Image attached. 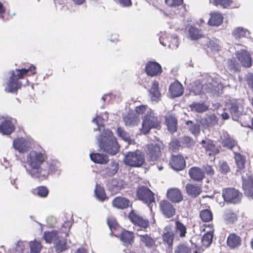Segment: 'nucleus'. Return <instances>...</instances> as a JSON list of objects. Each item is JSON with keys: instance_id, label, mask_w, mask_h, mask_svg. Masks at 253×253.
I'll return each mask as SVG.
<instances>
[{"instance_id": "nucleus-1", "label": "nucleus", "mask_w": 253, "mask_h": 253, "mask_svg": "<svg viewBox=\"0 0 253 253\" xmlns=\"http://www.w3.org/2000/svg\"><path fill=\"white\" fill-rule=\"evenodd\" d=\"M105 117L97 116L92 120V122L98 126L94 130H99L101 133L97 137L98 144L101 150L112 156L116 155L120 150V146L113 132L109 129H105L104 123L108 119V115Z\"/></svg>"}, {"instance_id": "nucleus-2", "label": "nucleus", "mask_w": 253, "mask_h": 253, "mask_svg": "<svg viewBox=\"0 0 253 253\" xmlns=\"http://www.w3.org/2000/svg\"><path fill=\"white\" fill-rule=\"evenodd\" d=\"M45 158L46 156L44 153L36 151L33 150L27 154L26 162L31 169H28L26 165L24 167L32 178L38 179L46 176L47 172L43 169Z\"/></svg>"}, {"instance_id": "nucleus-3", "label": "nucleus", "mask_w": 253, "mask_h": 253, "mask_svg": "<svg viewBox=\"0 0 253 253\" xmlns=\"http://www.w3.org/2000/svg\"><path fill=\"white\" fill-rule=\"evenodd\" d=\"M35 69V66L31 65L28 68H22L21 69H16L15 71H11V75L9 80L7 83V87L5 88V90L10 93L16 92L22 86V83L18 80L23 78L24 76L30 71L32 72L33 75L36 74Z\"/></svg>"}, {"instance_id": "nucleus-4", "label": "nucleus", "mask_w": 253, "mask_h": 253, "mask_svg": "<svg viewBox=\"0 0 253 253\" xmlns=\"http://www.w3.org/2000/svg\"><path fill=\"white\" fill-rule=\"evenodd\" d=\"M160 127V121L158 120V117L152 109L149 108L143 118L141 129L142 133L146 134L149 132L151 129H159Z\"/></svg>"}, {"instance_id": "nucleus-5", "label": "nucleus", "mask_w": 253, "mask_h": 253, "mask_svg": "<svg viewBox=\"0 0 253 253\" xmlns=\"http://www.w3.org/2000/svg\"><path fill=\"white\" fill-rule=\"evenodd\" d=\"M124 161L125 164L131 167H140L145 163L143 156L139 150L128 152Z\"/></svg>"}, {"instance_id": "nucleus-6", "label": "nucleus", "mask_w": 253, "mask_h": 253, "mask_svg": "<svg viewBox=\"0 0 253 253\" xmlns=\"http://www.w3.org/2000/svg\"><path fill=\"white\" fill-rule=\"evenodd\" d=\"M136 195L139 200L146 203L152 210L153 204H155L154 193L148 187L140 186L137 189Z\"/></svg>"}, {"instance_id": "nucleus-7", "label": "nucleus", "mask_w": 253, "mask_h": 253, "mask_svg": "<svg viewBox=\"0 0 253 253\" xmlns=\"http://www.w3.org/2000/svg\"><path fill=\"white\" fill-rule=\"evenodd\" d=\"M146 148L147 158L149 161L155 162L161 156L164 146L162 142L157 141L148 144Z\"/></svg>"}, {"instance_id": "nucleus-8", "label": "nucleus", "mask_w": 253, "mask_h": 253, "mask_svg": "<svg viewBox=\"0 0 253 253\" xmlns=\"http://www.w3.org/2000/svg\"><path fill=\"white\" fill-rule=\"evenodd\" d=\"M242 187L245 195L253 199V174L249 170L244 171L242 175Z\"/></svg>"}, {"instance_id": "nucleus-9", "label": "nucleus", "mask_w": 253, "mask_h": 253, "mask_svg": "<svg viewBox=\"0 0 253 253\" xmlns=\"http://www.w3.org/2000/svg\"><path fill=\"white\" fill-rule=\"evenodd\" d=\"M222 197L226 202L237 204L241 202L242 194L235 188H227L223 190Z\"/></svg>"}, {"instance_id": "nucleus-10", "label": "nucleus", "mask_w": 253, "mask_h": 253, "mask_svg": "<svg viewBox=\"0 0 253 253\" xmlns=\"http://www.w3.org/2000/svg\"><path fill=\"white\" fill-rule=\"evenodd\" d=\"M160 43L164 46H168L171 49H175L178 46V41L176 35L164 34L159 38Z\"/></svg>"}, {"instance_id": "nucleus-11", "label": "nucleus", "mask_w": 253, "mask_h": 253, "mask_svg": "<svg viewBox=\"0 0 253 253\" xmlns=\"http://www.w3.org/2000/svg\"><path fill=\"white\" fill-rule=\"evenodd\" d=\"M128 218L134 225H137L140 230L145 229L149 226V220L139 216L133 210L129 213Z\"/></svg>"}, {"instance_id": "nucleus-12", "label": "nucleus", "mask_w": 253, "mask_h": 253, "mask_svg": "<svg viewBox=\"0 0 253 253\" xmlns=\"http://www.w3.org/2000/svg\"><path fill=\"white\" fill-rule=\"evenodd\" d=\"M32 145L30 141L22 137L15 139L13 141V147L21 153L29 151L31 148Z\"/></svg>"}, {"instance_id": "nucleus-13", "label": "nucleus", "mask_w": 253, "mask_h": 253, "mask_svg": "<svg viewBox=\"0 0 253 253\" xmlns=\"http://www.w3.org/2000/svg\"><path fill=\"white\" fill-rule=\"evenodd\" d=\"M227 107L229 111L233 120H236L241 114V104L239 101L235 99L229 100L227 103Z\"/></svg>"}, {"instance_id": "nucleus-14", "label": "nucleus", "mask_w": 253, "mask_h": 253, "mask_svg": "<svg viewBox=\"0 0 253 253\" xmlns=\"http://www.w3.org/2000/svg\"><path fill=\"white\" fill-rule=\"evenodd\" d=\"M147 74L151 77L160 75L162 72L161 66L156 62L149 61L145 66Z\"/></svg>"}, {"instance_id": "nucleus-15", "label": "nucleus", "mask_w": 253, "mask_h": 253, "mask_svg": "<svg viewBox=\"0 0 253 253\" xmlns=\"http://www.w3.org/2000/svg\"><path fill=\"white\" fill-rule=\"evenodd\" d=\"M188 174L193 181L201 182L205 178V172L198 167H192L189 169Z\"/></svg>"}, {"instance_id": "nucleus-16", "label": "nucleus", "mask_w": 253, "mask_h": 253, "mask_svg": "<svg viewBox=\"0 0 253 253\" xmlns=\"http://www.w3.org/2000/svg\"><path fill=\"white\" fill-rule=\"evenodd\" d=\"M160 210L167 218H170L175 214L173 206L167 200H163L160 203Z\"/></svg>"}, {"instance_id": "nucleus-17", "label": "nucleus", "mask_w": 253, "mask_h": 253, "mask_svg": "<svg viewBox=\"0 0 253 253\" xmlns=\"http://www.w3.org/2000/svg\"><path fill=\"white\" fill-rule=\"evenodd\" d=\"M169 91L171 97L174 98L179 97L183 94L184 88L180 82L176 81L170 84Z\"/></svg>"}, {"instance_id": "nucleus-18", "label": "nucleus", "mask_w": 253, "mask_h": 253, "mask_svg": "<svg viewBox=\"0 0 253 253\" xmlns=\"http://www.w3.org/2000/svg\"><path fill=\"white\" fill-rule=\"evenodd\" d=\"M174 231L171 226L168 225L164 229L162 238L165 244H167L169 247L172 248L174 240Z\"/></svg>"}, {"instance_id": "nucleus-19", "label": "nucleus", "mask_w": 253, "mask_h": 253, "mask_svg": "<svg viewBox=\"0 0 253 253\" xmlns=\"http://www.w3.org/2000/svg\"><path fill=\"white\" fill-rule=\"evenodd\" d=\"M171 168L177 171L183 169L185 167V161L181 155H172L169 162Z\"/></svg>"}, {"instance_id": "nucleus-20", "label": "nucleus", "mask_w": 253, "mask_h": 253, "mask_svg": "<svg viewBox=\"0 0 253 253\" xmlns=\"http://www.w3.org/2000/svg\"><path fill=\"white\" fill-rule=\"evenodd\" d=\"M236 56L243 66L250 67L252 66L251 57L247 50L237 51L236 52Z\"/></svg>"}, {"instance_id": "nucleus-21", "label": "nucleus", "mask_w": 253, "mask_h": 253, "mask_svg": "<svg viewBox=\"0 0 253 253\" xmlns=\"http://www.w3.org/2000/svg\"><path fill=\"white\" fill-rule=\"evenodd\" d=\"M65 237L64 234L61 233V234L55 240L53 244L57 253H61L68 249V246L67 244Z\"/></svg>"}, {"instance_id": "nucleus-22", "label": "nucleus", "mask_w": 253, "mask_h": 253, "mask_svg": "<svg viewBox=\"0 0 253 253\" xmlns=\"http://www.w3.org/2000/svg\"><path fill=\"white\" fill-rule=\"evenodd\" d=\"M15 129L12 119H6L0 124V132L3 135H9Z\"/></svg>"}, {"instance_id": "nucleus-23", "label": "nucleus", "mask_w": 253, "mask_h": 253, "mask_svg": "<svg viewBox=\"0 0 253 253\" xmlns=\"http://www.w3.org/2000/svg\"><path fill=\"white\" fill-rule=\"evenodd\" d=\"M185 189L187 194L192 198L197 197L202 192L201 186L197 184L188 183L185 185Z\"/></svg>"}, {"instance_id": "nucleus-24", "label": "nucleus", "mask_w": 253, "mask_h": 253, "mask_svg": "<svg viewBox=\"0 0 253 253\" xmlns=\"http://www.w3.org/2000/svg\"><path fill=\"white\" fill-rule=\"evenodd\" d=\"M168 198L172 203H179L182 200L181 191L177 188L171 189L167 192Z\"/></svg>"}, {"instance_id": "nucleus-25", "label": "nucleus", "mask_w": 253, "mask_h": 253, "mask_svg": "<svg viewBox=\"0 0 253 253\" xmlns=\"http://www.w3.org/2000/svg\"><path fill=\"white\" fill-rule=\"evenodd\" d=\"M204 42L202 44L204 46H207L212 51H217L220 48L219 41L216 39H210L204 38L203 39Z\"/></svg>"}, {"instance_id": "nucleus-26", "label": "nucleus", "mask_w": 253, "mask_h": 253, "mask_svg": "<svg viewBox=\"0 0 253 253\" xmlns=\"http://www.w3.org/2000/svg\"><path fill=\"white\" fill-rule=\"evenodd\" d=\"M113 206L119 209H124L128 207L131 203L129 200L123 197H116L112 201Z\"/></svg>"}, {"instance_id": "nucleus-27", "label": "nucleus", "mask_w": 253, "mask_h": 253, "mask_svg": "<svg viewBox=\"0 0 253 253\" xmlns=\"http://www.w3.org/2000/svg\"><path fill=\"white\" fill-rule=\"evenodd\" d=\"M187 128L195 137H197L200 134L201 125L197 121H187L185 122Z\"/></svg>"}, {"instance_id": "nucleus-28", "label": "nucleus", "mask_w": 253, "mask_h": 253, "mask_svg": "<svg viewBox=\"0 0 253 253\" xmlns=\"http://www.w3.org/2000/svg\"><path fill=\"white\" fill-rule=\"evenodd\" d=\"M221 143L223 147L232 149L237 145V141L231 137L227 132L224 133L221 136Z\"/></svg>"}, {"instance_id": "nucleus-29", "label": "nucleus", "mask_w": 253, "mask_h": 253, "mask_svg": "<svg viewBox=\"0 0 253 253\" xmlns=\"http://www.w3.org/2000/svg\"><path fill=\"white\" fill-rule=\"evenodd\" d=\"M89 156L91 160L96 164H106L109 161L108 156L104 154L93 153H90Z\"/></svg>"}, {"instance_id": "nucleus-30", "label": "nucleus", "mask_w": 253, "mask_h": 253, "mask_svg": "<svg viewBox=\"0 0 253 253\" xmlns=\"http://www.w3.org/2000/svg\"><path fill=\"white\" fill-rule=\"evenodd\" d=\"M241 244V237L235 233L230 234L227 239V245L231 249L238 248Z\"/></svg>"}, {"instance_id": "nucleus-31", "label": "nucleus", "mask_w": 253, "mask_h": 253, "mask_svg": "<svg viewBox=\"0 0 253 253\" xmlns=\"http://www.w3.org/2000/svg\"><path fill=\"white\" fill-rule=\"evenodd\" d=\"M123 120L126 126H136L139 122V117L133 113H128L123 117Z\"/></svg>"}, {"instance_id": "nucleus-32", "label": "nucleus", "mask_w": 253, "mask_h": 253, "mask_svg": "<svg viewBox=\"0 0 253 253\" xmlns=\"http://www.w3.org/2000/svg\"><path fill=\"white\" fill-rule=\"evenodd\" d=\"M118 169V163L115 161H112L102 170V172L105 176H112L117 173Z\"/></svg>"}, {"instance_id": "nucleus-33", "label": "nucleus", "mask_w": 253, "mask_h": 253, "mask_svg": "<svg viewBox=\"0 0 253 253\" xmlns=\"http://www.w3.org/2000/svg\"><path fill=\"white\" fill-rule=\"evenodd\" d=\"M168 130L171 133L176 131L177 120L174 115H170L166 118Z\"/></svg>"}, {"instance_id": "nucleus-34", "label": "nucleus", "mask_w": 253, "mask_h": 253, "mask_svg": "<svg viewBox=\"0 0 253 253\" xmlns=\"http://www.w3.org/2000/svg\"><path fill=\"white\" fill-rule=\"evenodd\" d=\"M150 95L152 101L158 102L160 99L161 93L159 91V84L154 82L150 89Z\"/></svg>"}, {"instance_id": "nucleus-35", "label": "nucleus", "mask_w": 253, "mask_h": 253, "mask_svg": "<svg viewBox=\"0 0 253 253\" xmlns=\"http://www.w3.org/2000/svg\"><path fill=\"white\" fill-rule=\"evenodd\" d=\"M234 159L237 165L236 174H242L241 170L244 168L245 159L240 153L234 152Z\"/></svg>"}, {"instance_id": "nucleus-36", "label": "nucleus", "mask_w": 253, "mask_h": 253, "mask_svg": "<svg viewBox=\"0 0 253 253\" xmlns=\"http://www.w3.org/2000/svg\"><path fill=\"white\" fill-rule=\"evenodd\" d=\"M61 234V232L59 230H53L50 232H45L43 237L46 243H50L55 242V239Z\"/></svg>"}, {"instance_id": "nucleus-37", "label": "nucleus", "mask_w": 253, "mask_h": 253, "mask_svg": "<svg viewBox=\"0 0 253 253\" xmlns=\"http://www.w3.org/2000/svg\"><path fill=\"white\" fill-rule=\"evenodd\" d=\"M201 144L207 151H209L214 153H218L219 152L218 149L216 148L213 141L210 139L203 140Z\"/></svg>"}, {"instance_id": "nucleus-38", "label": "nucleus", "mask_w": 253, "mask_h": 253, "mask_svg": "<svg viewBox=\"0 0 253 253\" xmlns=\"http://www.w3.org/2000/svg\"><path fill=\"white\" fill-rule=\"evenodd\" d=\"M189 107L193 112L203 113L208 109V107L204 102H193L189 105Z\"/></svg>"}, {"instance_id": "nucleus-39", "label": "nucleus", "mask_w": 253, "mask_h": 253, "mask_svg": "<svg viewBox=\"0 0 253 253\" xmlns=\"http://www.w3.org/2000/svg\"><path fill=\"white\" fill-rule=\"evenodd\" d=\"M222 15L218 12H215L211 14V18L209 19L208 23L211 26H218L222 23Z\"/></svg>"}, {"instance_id": "nucleus-40", "label": "nucleus", "mask_w": 253, "mask_h": 253, "mask_svg": "<svg viewBox=\"0 0 253 253\" xmlns=\"http://www.w3.org/2000/svg\"><path fill=\"white\" fill-rule=\"evenodd\" d=\"M117 134L118 137L121 138L129 144H132L134 140L130 138L129 133L125 131L122 127H118L117 129Z\"/></svg>"}, {"instance_id": "nucleus-41", "label": "nucleus", "mask_w": 253, "mask_h": 253, "mask_svg": "<svg viewBox=\"0 0 253 253\" xmlns=\"http://www.w3.org/2000/svg\"><path fill=\"white\" fill-rule=\"evenodd\" d=\"M133 237L132 232L124 231L121 235V240L125 245H131L133 242Z\"/></svg>"}, {"instance_id": "nucleus-42", "label": "nucleus", "mask_w": 253, "mask_h": 253, "mask_svg": "<svg viewBox=\"0 0 253 253\" xmlns=\"http://www.w3.org/2000/svg\"><path fill=\"white\" fill-rule=\"evenodd\" d=\"M232 35L235 39H240L250 35L249 31L243 27H239L235 28L232 32Z\"/></svg>"}, {"instance_id": "nucleus-43", "label": "nucleus", "mask_w": 253, "mask_h": 253, "mask_svg": "<svg viewBox=\"0 0 253 253\" xmlns=\"http://www.w3.org/2000/svg\"><path fill=\"white\" fill-rule=\"evenodd\" d=\"M140 236V241L145 246L150 248L153 246L155 243L154 239L150 236V235L145 234L140 235L138 234Z\"/></svg>"}, {"instance_id": "nucleus-44", "label": "nucleus", "mask_w": 253, "mask_h": 253, "mask_svg": "<svg viewBox=\"0 0 253 253\" xmlns=\"http://www.w3.org/2000/svg\"><path fill=\"white\" fill-rule=\"evenodd\" d=\"M189 36L192 40H197L202 37V33L198 28L191 26L188 30Z\"/></svg>"}, {"instance_id": "nucleus-45", "label": "nucleus", "mask_w": 253, "mask_h": 253, "mask_svg": "<svg viewBox=\"0 0 253 253\" xmlns=\"http://www.w3.org/2000/svg\"><path fill=\"white\" fill-rule=\"evenodd\" d=\"M43 169L47 171V174L43 178H38V179L40 180H42L45 179L48 177L49 173H52L53 172H55L57 170L58 167L53 162L52 164L46 163L44 165L43 167Z\"/></svg>"}, {"instance_id": "nucleus-46", "label": "nucleus", "mask_w": 253, "mask_h": 253, "mask_svg": "<svg viewBox=\"0 0 253 253\" xmlns=\"http://www.w3.org/2000/svg\"><path fill=\"white\" fill-rule=\"evenodd\" d=\"M94 194L97 198L101 201H104L106 198L104 188L98 184H96Z\"/></svg>"}, {"instance_id": "nucleus-47", "label": "nucleus", "mask_w": 253, "mask_h": 253, "mask_svg": "<svg viewBox=\"0 0 253 253\" xmlns=\"http://www.w3.org/2000/svg\"><path fill=\"white\" fill-rule=\"evenodd\" d=\"M174 253H191V248L184 243H181L174 248Z\"/></svg>"}, {"instance_id": "nucleus-48", "label": "nucleus", "mask_w": 253, "mask_h": 253, "mask_svg": "<svg viewBox=\"0 0 253 253\" xmlns=\"http://www.w3.org/2000/svg\"><path fill=\"white\" fill-rule=\"evenodd\" d=\"M30 253H40L42 248L40 242L36 240L29 242Z\"/></svg>"}, {"instance_id": "nucleus-49", "label": "nucleus", "mask_w": 253, "mask_h": 253, "mask_svg": "<svg viewBox=\"0 0 253 253\" xmlns=\"http://www.w3.org/2000/svg\"><path fill=\"white\" fill-rule=\"evenodd\" d=\"M200 217L203 221L209 222L212 219V213L210 210H203L200 211Z\"/></svg>"}, {"instance_id": "nucleus-50", "label": "nucleus", "mask_w": 253, "mask_h": 253, "mask_svg": "<svg viewBox=\"0 0 253 253\" xmlns=\"http://www.w3.org/2000/svg\"><path fill=\"white\" fill-rule=\"evenodd\" d=\"M176 232L179 235L181 238H183L185 236L186 233V226L179 221L175 222Z\"/></svg>"}, {"instance_id": "nucleus-51", "label": "nucleus", "mask_w": 253, "mask_h": 253, "mask_svg": "<svg viewBox=\"0 0 253 253\" xmlns=\"http://www.w3.org/2000/svg\"><path fill=\"white\" fill-rule=\"evenodd\" d=\"M227 68L230 71L233 72H237L240 70V66L235 58L228 60Z\"/></svg>"}, {"instance_id": "nucleus-52", "label": "nucleus", "mask_w": 253, "mask_h": 253, "mask_svg": "<svg viewBox=\"0 0 253 253\" xmlns=\"http://www.w3.org/2000/svg\"><path fill=\"white\" fill-rule=\"evenodd\" d=\"M181 143L187 148H192L194 146L195 142L190 136H184L181 139Z\"/></svg>"}, {"instance_id": "nucleus-53", "label": "nucleus", "mask_w": 253, "mask_h": 253, "mask_svg": "<svg viewBox=\"0 0 253 253\" xmlns=\"http://www.w3.org/2000/svg\"><path fill=\"white\" fill-rule=\"evenodd\" d=\"M36 193L37 195L40 197L45 198L46 197L48 194V189L43 186H41L37 188Z\"/></svg>"}, {"instance_id": "nucleus-54", "label": "nucleus", "mask_w": 253, "mask_h": 253, "mask_svg": "<svg viewBox=\"0 0 253 253\" xmlns=\"http://www.w3.org/2000/svg\"><path fill=\"white\" fill-rule=\"evenodd\" d=\"M203 93H214L216 91L214 88V84L211 83H207L203 84Z\"/></svg>"}, {"instance_id": "nucleus-55", "label": "nucleus", "mask_w": 253, "mask_h": 253, "mask_svg": "<svg viewBox=\"0 0 253 253\" xmlns=\"http://www.w3.org/2000/svg\"><path fill=\"white\" fill-rule=\"evenodd\" d=\"M118 183L117 179H113L108 181L106 185L109 190L114 191L118 189Z\"/></svg>"}, {"instance_id": "nucleus-56", "label": "nucleus", "mask_w": 253, "mask_h": 253, "mask_svg": "<svg viewBox=\"0 0 253 253\" xmlns=\"http://www.w3.org/2000/svg\"><path fill=\"white\" fill-rule=\"evenodd\" d=\"M72 223L71 221H66L63 224L62 228L59 231H61L62 234H64L65 236H67L68 235V232H69Z\"/></svg>"}, {"instance_id": "nucleus-57", "label": "nucleus", "mask_w": 253, "mask_h": 253, "mask_svg": "<svg viewBox=\"0 0 253 253\" xmlns=\"http://www.w3.org/2000/svg\"><path fill=\"white\" fill-rule=\"evenodd\" d=\"M224 219L228 223H233L237 220L236 214L230 211L227 212L225 213Z\"/></svg>"}, {"instance_id": "nucleus-58", "label": "nucleus", "mask_w": 253, "mask_h": 253, "mask_svg": "<svg viewBox=\"0 0 253 253\" xmlns=\"http://www.w3.org/2000/svg\"><path fill=\"white\" fill-rule=\"evenodd\" d=\"M212 240V235L210 233H206L204 234L202 239L203 244L207 246L210 245L211 243Z\"/></svg>"}, {"instance_id": "nucleus-59", "label": "nucleus", "mask_w": 253, "mask_h": 253, "mask_svg": "<svg viewBox=\"0 0 253 253\" xmlns=\"http://www.w3.org/2000/svg\"><path fill=\"white\" fill-rule=\"evenodd\" d=\"M232 0H214L213 4L215 5H221L223 8H226L232 3Z\"/></svg>"}, {"instance_id": "nucleus-60", "label": "nucleus", "mask_w": 253, "mask_h": 253, "mask_svg": "<svg viewBox=\"0 0 253 253\" xmlns=\"http://www.w3.org/2000/svg\"><path fill=\"white\" fill-rule=\"evenodd\" d=\"M17 250L24 253L26 248L29 246V243L27 241H18L16 243Z\"/></svg>"}, {"instance_id": "nucleus-61", "label": "nucleus", "mask_w": 253, "mask_h": 253, "mask_svg": "<svg viewBox=\"0 0 253 253\" xmlns=\"http://www.w3.org/2000/svg\"><path fill=\"white\" fill-rule=\"evenodd\" d=\"M202 169L205 172V174L206 173L208 175L211 176H213L214 174V170L212 167L208 164L203 165L202 166Z\"/></svg>"}, {"instance_id": "nucleus-62", "label": "nucleus", "mask_w": 253, "mask_h": 253, "mask_svg": "<svg viewBox=\"0 0 253 253\" xmlns=\"http://www.w3.org/2000/svg\"><path fill=\"white\" fill-rule=\"evenodd\" d=\"M181 141H179L177 139H174L169 143V148L173 152H176L179 150L180 147Z\"/></svg>"}, {"instance_id": "nucleus-63", "label": "nucleus", "mask_w": 253, "mask_h": 253, "mask_svg": "<svg viewBox=\"0 0 253 253\" xmlns=\"http://www.w3.org/2000/svg\"><path fill=\"white\" fill-rule=\"evenodd\" d=\"M166 4L169 7H176L180 5L183 0H165Z\"/></svg>"}, {"instance_id": "nucleus-64", "label": "nucleus", "mask_w": 253, "mask_h": 253, "mask_svg": "<svg viewBox=\"0 0 253 253\" xmlns=\"http://www.w3.org/2000/svg\"><path fill=\"white\" fill-rule=\"evenodd\" d=\"M246 82L248 85L253 92V73H248L247 75Z\"/></svg>"}]
</instances>
